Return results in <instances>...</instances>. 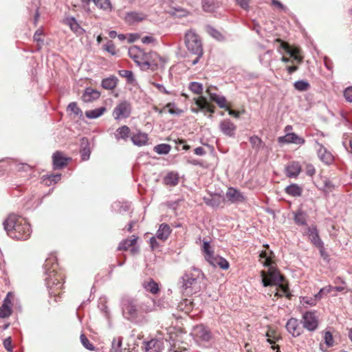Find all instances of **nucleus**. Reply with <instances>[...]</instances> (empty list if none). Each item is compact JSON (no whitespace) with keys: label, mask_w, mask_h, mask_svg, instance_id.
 <instances>
[{"label":"nucleus","mask_w":352,"mask_h":352,"mask_svg":"<svg viewBox=\"0 0 352 352\" xmlns=\"http://www.w3.org/2000/svg\"><path fill=\"white\" fill-rule=\"evenodd\" d=\"M150 302H143L131 296H124L121 300V309L124 318L131 322L139 324L144 321V314L153 311Z\"/></svg>","instance_id":"obj_1"},{"label":"nucleus","mask_w":352,"mask_h":352,"mask_svg":"<svg viewBox=\"0 0 352 352\" xmlns=\"http://www.w3.org/2000/svg\"><path fill=\"white\" fill-rule=\"evenodd\" d=\"M205 279L204 274L199 269L194 267L180 277L178 287L184 296H192L206 287Z\"/></svg>","instance_id":"obj_2"},{"label":"nucleus","mask_w":352,"mask_h":352,"mask_svg":"<svg viewBox=\"0 0 352 352\" xmlns=\"http://www.w3.org/2000/svg\"><path fill=\"white\" fill-rule=\"evenodd\" d=\"M7 234L14 239L27 240L31 235L32 229L26 219L11 214L3 223Z\"/></svg>","instance_id":"obj_3"},{"label":"nucleus","mask_w":352,"mask_h":352,"mask_svg":"<svg viewBox=\"0 0 352 352\" xmlns=\"http://www.w3.org/2000/svg\"><path fill=\"white\" fill-rule=\"evenodd\" d=\"M261 283L263 287H278L285 296L290 299L292 294L289 292V284L285 283V277L274 266H270L268 270L261 272Z\"/></svg>","instance_id":"obj_4"},{"label":"nucleus","mask_w":352,"mask_h":352,"mask_svg":"<svg viewBox=\"0 0 352 352\" xmlns=\"http://www.w3.org/2000/svg\"><path fill=\"white\" fill-rule=\"evenodd\" d=\"M58 264L54 257L48 258L44 264L45 274L46 275L45 284L49 288L50 295L56 298V292L62 288L63 275L56 272Z\"/></svg>","instance_id":"obj_5"},{"label":"nucleus","mask_w":352,"mask_h":352,"mask_svg":"<svg viewBox=\"0 0 352 352\" xmlns=\"http://www.w3.org/2000/svg\"><path fill=\"white\" fill-rule=\"evenodd\" d=\"M185 44L188 50L197 56H202L203 47L199 36L192 30L185 34Z\"/></svg>","instance_id":"obj_6"},{"label":"nucleus","mask_w":352,"mask_h":352,"mask_svg":"<svg viewBox=\"0 0 352 352\" xmlns=\"http://www.w3.org/2000/svg\"><path fill=\"white\" fill-rule=\"evenodd\" d=\"M129 56L141 68L145 70V67L149 65L148 60L144 61V51L138 46H133L129 49Z\"/></svg>","instance_id":"obj_7"},{"label":"nucleus","mask_w":352,"mask_h":352,"mask_svg":"<svg viewBox=\"0 0 352 352\" xmlns=\"http://www.w3.org/2000/svg\"><path fill=\"white\" fill-rule=\"evenodd\" d=\"M224 199L230 204L239 205L246 201V197L239 190L229 187L226 192Z\"/></svg>","instance_id":"obj_8"},{"label":"nucleus","mask_w":352,"mask_h":352,"mask_svg":"<svg viewBox=\"0 0 352 352\" xmlns=\"http://www.w3.org/2000/svg\"><path fill=\"white\" fill-rule=\"evenodd\" d=\"M301 323L305 329L309 331H315L318 326L316 312L314 311H305L302 314Z\"/></svg>","instance_id":"obj_9"},{"label":"nucleus","mask_w":352,"mask_h":352,"mask_svg":"<svg viewBox=\"0 0 352 352\" xmlns=\"http://www.w3.org/2000/svg\"><path fill=\"white\" fill-rule=\"evenodd\" d=\"M131 114V105L130 104L124 100L120 102L113 109V116L115 120H119L121 118H126Z\"/></svg>","instance_id":"obj_10"},{"label":"nucleus","mask_w":352,"mask_h":352,"mask_svg":"<svg viewBox=\"0 0 352 352\" xmlns=\"http://www.w3.org/2000/svg\"><path fill=\"white\" fill-rule=\"evenodd\" d=\"M194 334L195 338L202 342H209L212 338V333L210 329L204 324H199L194 327Z\"/></svg>","instance_id":"obj_11"},{"label":"nucleus","mask_w":352,"mask_h":352,"mask_svg":"<svg viewBox=\"0 0 352 352\" xmlns=\"http://www.w3.org/2000/svg\"><path fill=\"white\" fill-rule=\"evenodd\" d=\"M162 60V58L155 52H150L148 53L144 52V61L148 60V63L149 64V65L145 67V70H156L158 67V62Z\"/></svg>","instance_id":"obj_12"},{"label":"nucleus","mask_w":352,"mask_h":352,"mask_svg":"<svg viewBox=\"0 0 352 352\" xmlns=\"http://www.w3.org/2000/svg\"><path fill=\"white\" fill-rule=\"evenodd\" d=\"M220 131L226 136L234 138L236 126L229 119L222 120L219 124Z\"/></svg>","instance_id":"obj_13"},{"label":"nucleus","mask_w":352,"mask_h":352,"mask_svg":"<svg viewBox=\"0 0 352 352\" xmlns=\"http://www.w3.org/2000/svg\"><path fill=\"white\" fill-rule=\"evenodd\" d=\"M307 234L311 242L323 252V242L319 236L318 230L316 226L312 225L307 228Z\"/></svg>","instance_id":"obj_14"},{"label":"nucleus","mask_w":352,"mask_h":352,"mask_svg":"<svg viewBox=\"0 0 352 352\" xmlns=\"http://www.w3.org/2000/svg\"><path fill=\"white\" fill-rule=\"evenodd\" d=\"M195 104L197 106L198 109H195L194 108L192 109V111L194 113H198L199 111H206L210 113H213L214 112V106L211 105L207 99L203 96L199 97V98L195 99Z\"/></svg>","instance_id":"obj_15"},{"label":"nucleus","mask_w":352,"mask_h":352,"mask_svg":"<svg viewBox=\"0 0 352 352\" xmlns=\"http://www.w3.org/2000/svg\"><path fill=\"white\" fill-rule=\"evenodd\" d=\"M279 143L285 144H296L298 145H302L305 144V140L303 138L298 135L295 133H288L284 136L278 138Z\"/></svg>","instance_id":"obj_16"},{"label":"nucleus","mask_w":352,"mask_h":352,"mask_svg":"<svg viewBox=\"0 0 352 352\" xmlns=\"http://www.w3.org/2000/svg\"><path fill=\"white\" fill-rule=\"evenodd\" d=\"M64 23L68 25L70 30L75 34L82 35L85 30L80 25L74 16H68L64 19Z\"/></svg>","instance_id":"obj_17"},{"label":"nucleus","mask_w":352,"mask_h":352,"mask_svg":"<svg viewBox=\"0 0 352 352\" xmlns=\"http://www.w3.org/2000/svg\"><path fill=\"white\" fill-rule=\"evenodd\" d=\"M316 144L318 146L317 153L319 159L325 163L326 164H330L333 161V155L329 152L324 146L320 144L318 141H316Z\"/></svg>","instance_id":"obj_18"},{"label":"nucleus","mask_w":352,"mask_h":352,"mask_svg":"<svg viewBox=\"0 0 352 352\" xmlns=\"http://www.w3.org/2000/svg\"><path fill=\"white\" fill-rule=\"evenodd\" d=\"M131 140L134 145L142 146L148 144V138L147 133L138 130L136 133H131Z\"/></svg>","instance_id":"obj_19"},{"label":"nucleus","mask_w":352,"mask_h":352,"mask_svg":"<svg viewBox=\"0 0 352 352\" xmlns=\"http://www.w3.org/2000/svg\"><path fill=\"white\" fill-rule=\"evenodd\" d=\"M207 261L212 266L214 267H219L222 270H228L230 267L228 261L226 258L218 255H213L208 259Z\"/></svg>","instance_id":"obj_20"},{"label":"nucleus","mask_w":352,"mask_h":352,"mask_svg":"<svg viewBox=\"0 0 352 352\" xmlns=\"http://www.w3.org/2000/svg\"><path fill=\"white\" fill-rule=\"evenodd\" d=\"M301 171V166L298 162H292L285 167V174L289 178L297 177Z\"/></svg>","instance_id":"obj_21"},{"label":"nucleus","mask_w":352,"mask_h":352,"mask_svg":"<svg viewBox=\"0 0 352 352\" xmlns=\"http://www.w3.org/2000/svg\"><path fill=\"white\" fill-rule=\"evenodd\" d=\"M100 96V93L91 87L87 88L81 96V99L84 102H91L97 100Z\"/></svg>","instance_id":"obj_22"},{"label":"nucleus","mask_w":352,"mask_h":352,"mask_svg":"<svg viewBox=\"0 0 352 352\" xmlns=\"http://www.w3.org/2000/svg\"><path fill=\"white\" fill-rule=\"evenodd\" d=\"M286 329L294 337L298 336L301 333L298 320L294 318H290L287 321Z\"/></svg>","instance_id":"obj_23"},{"label":"nucleus","mask_w":352,"mask_h":352,"mask_svg":"<svg viewBox=\"0 0 352 352\" xmlns=\"http://www.w3.org/2000/svg\"><path fill=\"white\" fill-rule=\"evenodd\" d=\"M146 18V15L142 12H129L126 14L125 21L129 24H133L142 21Z\"/></svg>","instance_id":"obj_24"},{"label":"nucleus","mask_w":352,"mask_h":352,"mask_svg":"<svg viewBox=\"0 0 352 352\" xmlns=\"http://www.w3.org/2000/svg\"><path fill=\"white\" fill-rule=\"evenodd\" d=\"M53 166L54 169H60L67 164L68 158L64 157L60 152L56 151L53 154Z\"/></svg>","instance_id":"obj_25"},{"label":"nucleus","mask_w":352,"mask_h":352,"mask_svg":"<svg viewBox=\"0 0 352 352\" xmlns=\"http://www.w3.org/2000/svg\"><path fill=\"white\" fill-rule=\"evenodd\" d=\"M294 214V223L298 226H307L308 215L302 209H298L292 212Z\"/></svg>","instance_id":"obj_26"},{"label":"nucleus","mask_w":352,"mask_h":352,"mask_svg":"<svg viewBox=\"0 0 352 352\" xmlns=\"http://www.w3.org/2000/svg\"><path fill=\"white\" fill-rule=\"evenodd\" d=\"M131 130L126 125L119 127L115 132V138L118 141L122 140L126 142L129 137L131 138Z\"/></svg>","instance_id":"obj_27"},{"label":"nucleus","mask_w":352,"mask_h":352,"mask_svg":"<svg viewBox=\"0 0 352 352\" xmlns=\"http://www.w3.org/2000/svg\"><path fill=\"white\" fill-rule=\"evenodd\" d=\"M223 201H225V199L218 194H214V195H210L208 197H204V203L207 206L212 208L219 207Z\"/></svg>","instance_id":"obj_28"},{"label":"nucleus","mask_w":352,"mask_h":352,"mask_svg":"<svg viewBox=\"0 0 352 352\" xmlns=\"http://www.w3.org/2000/svg\"><path fill=\"white\" fill-rule=\"evenodd\" d=\"M207 93L209 95L210 99L216 102L219 108L228 109L226 97L223 96H219L215 93H212L209 89H207Z\"/></svg>","instance_id":"obj_29"},{"label":"nucleus","mask_w":352,"mask_h":352,"mask_svg":"<svg viewBox=\"0 0 352 352\" xmlns=\"http://www.w3.org/2000/svg\"><path fill=\"white\" fill-rule=\"evenodd\" d=\"M171 232L170 227L167 223H162L157 232L156 237L162 241H166Z\"/></svg>","instance_id":"obj_30"},{"label":"nucleus","mask_w":352,"mask_h":352,"mask_svg":"<svg viewBox=\"0 0 352 352\" xmlns=\"http://www.w3.org/2000/svg\"><path fill=\"white\" fill-rule=\"evenodd\" d=\"M162 342L158 340H151L146 343L145 352H162Z\"/></svg>","instance_id":"obj_31"},{"label":"nucleus","mask_w":352,"mask_h":352,"mask_svg":"<svg viewBox=\"0 0 352 352\" xmlns=\"http://www.w3.org/2000/svg\"><path fill=\"white\" fill-rule=\"evenodd\" d=\"M273 254V252L270 251V252H267L266 251H262L260 253L259 255V261L265 267H270V266H274L273 261L272 259V255Z\"/></svg>","instance_id":"obj_32"},{"label":"nucleus","mask_w":352,"mask_h":352,"mask_svg":"<svg viewBox=\"0 0 352 352\" xmlns=\"http://www.w3.org/2000/svg\"><path fill=\"white\" fill-rule=\"evenodd\" d=\"M285 192L292 197H300L302 193V188L296 184H292L285 189Z\"/></svg>","instance_id":"obj_33"},{"label":"nucleus","mask_w":352,"mask_h":352,"mask_svg":"<svg viewBox=\"0 0 352 352\" xmlns=\"http://www.w3.org/2000/svg\"><path fill=\"white\" fill-rule=\"evenodd\" d=\"M118 81V80L116 76H111L104 78L101 82V86L105 89L111 90L117 86Z\"/></svg>","instance_id":"obj_34"},{"label":"nucleus","mask_w":352,"mask_h":352,"mask_svg":"<svg viewBox=\"0 0 352 352\" xmlns=\"http://www.w3.org/2000/svg\"><path fill=\"white\" fill-rule=\"evenodd\" d=\"M138 237L135 235L132 236V239H126L120 242L117 250H127L129 248L135 245Z\"/></svg>","instance_id":"obj_35"},{"label":"nucleus","mask_w":352,"mask_h":352,"mask_svg":"<svg viewBox=\"0 0 352 352\" xmlns=\"http://www.w3.org/2000/svg\"><path fill=\"white\" fill-rule=\"evenodd\" d=\"M106 110L107 109L104 107H101L98 109L85 111V116L89 119H96L101 116Z\"/></svg>","instance_id":"obj_36"},{"label":"nucleus","mask_w":352,"mask_h":352,"mask_svg":"<svg viewBox=\"0 0 352 352\" xmlns=\"http://www.w3.org/2000/svg\"><path fill=\"white\" fill-rule=\"evenodd\" d=\"M118 74L123 78H125L128 84L135 85L136 80L134 77L133 73L130 70H119Z\"/></svg>","instance_id":"obj_37"},{"label":"nucleus","mask_w":352,"mask_h":352,"mask_svg":"<svg viewBox=\"0 0 352 352\" xmlns=\"http://www.w3.org/2000/svg\"><path fill=\"white\" fill-rule=\"evenodd\" d=\"M80 153L82 160L85 161L89 159L91 151L87 140L82 139Z\"/></svg>","instance_id":"obj_38"},{"label":"nucleus","mask_w":352,"mask_h":352,"mask_svg":"<svg viewBox=\"0 0 352 352\" xmlns=\"http://www.w3.org/2000/svg\"><path fill=\"white\" fill-rule=\"evenodd\" d=\"M130 204L129 202L116 201L112 205V208L118 213H123L129 210Z\"/></svg>","instance_id":"obj_39"},{"label":"nucleus","mask_w":352,"mask_h":352,"mask_svg":"<svg viewBox=\"0 0 352 352\" xmlns=\"http://www.w3.org/2000/svg\"><path fill=\"white\" fill-rule=\"evenodd\" d=\"M164 182L166 185L172 186H176L179 182L178 175L173 172H170L165 176Z\"/></svg>","instance_id":"obj_40"},{"label":"nucleus","mask_w":352,"mask_h":352,"mask_svg":"<svg viewBox=\"0 0 352 352\" xmlns=\"http://www.w3.org/2000/svg\"><path fill=\"white\" fill-rule=\"evenodd\" d=\"M96 7L104 11L110 12L112 10V6L110 0H92Z\"/></svg>","instance_id":"obj_41"},{"label":"nucleus","mask_w":352,"mask_h":352,"mask_svg":"<svg viewBox=\"0 0 352 352\" xmlns=\"http://www.w3.org/2000/svg\"><path fill=\"white\" fill-rule=\"evenodd\" d=\"M280 47H283L285 52L294 58V60H292L293 61L296 60L298 63H300L302 61V58L298 56L294 50H291L284 42H280Z\"/></svg>","instance_id":"obj_42"},{"label":"nucleus","mask_w":352,"mask_h":352,"mask_svg":"<svg viewBox=\"0 0 352 352\" xmlns=\"http://www.w3.org/2000/svg\"><path fill=\"white\" fill-rule=\"evenodd\" d=\"M171 146L168 144H160L154 146L153 151L159 155H167L170 151Z\"/></svg>","instance_id":"obj_43"},{"label":"nucleus","mask_w":352,"mask_h":352,"mask_svg":"<svg viewBox=\"0 0 352 352\" xmlns=\"http://www.w3.org/2000/svg\"><path fill=\"white\" fill-rule=\"evenodd\" d=\"M294 87L298 91H305L310 89L311 85L307 80H299L294 83Z\"/></svg>","instance_id":"obj_44"},{"label":"nucleus","mask_w":352,"mask_h":352,"mask_svg":"<svg viewBox=\"0 0 352 352\" xmlns=\"http://www.w3.org/2000/svg\"><path fill=\"white\" fill-rule=\"evenodd\" d=\"M143 286L146 291L150 292L153 294H157L159 291L158 285L152 279L148 282L144 283Z\"/></svg>","instance_id":"obj_45"},{"label":"nucleus","mask_w":352,"mask_h":352,"mask_svg":"<svg viewBox=\"0 0 352 352\" xmlns=\"http://www.w3.org/2000/svg\"><path fill=\"white\" fill-rule=\"evenodd\" d=\"M122 338L118 337L114 338L112 341L111 352H123Z\"/></svg>","instance_id":"obj_46"},{"label":"nucleus","mask_w":352,"mask_h":352,"mask_svg":"<svg viewBox=\"0 0 352 352\" xmlns=\"http://www.w3.org/2000/svg\"><path fill=\"white\" fill-rule=\"evenodd\" d=\"M273 54L272 50H267L263 54L260 55L259 60L262 65L265 66L270 65L272 61V57Z\"/></svg>","instance_id":"obj_47"},{"label":"nucleus","mask_w":352,"mask_h":352,"mask_svg":"<svg viewBox=\"0 0 352 352\" xmlns=\"http://www.w3.org/2000/svg\"><path fill=\"white\" fill-rule=\"evenodd\" d=\"M206 29L208 34L216 40L221 41L224 39V36L221 34V33L213 27L208 25Z\"/></svg>","instance_id":"obj_48"},{"label":"nucleus","mask_w":352,"mask_h":352,"mask_svg":"<svg viewBox=\"0 0 352 352\" xmlns=\"http://www.w3.org/2000/svg\"><path fill=\"white\" fill-rule=\"evenodd\" d=\"M188 89L194 94H201L203 91V85L198 82H191L189 84Z\"/></svg>","instance_id":"obj_49"},{"label":"nucleus","mask_w":352,"mask_h":352,"mask_svg":"<svg viewBox=\"0 0 352 352\" xmlns=\"http://www.w3.org/2000/svg\"><path fill=\"white\" fill-rule=\"evenodd\" d=\"M250 142L252 147L258 151L262 146L263 142L260 138L256 135H253L250 138Z\"/></svg>","instance_id":"obj_50"},{"label":"nucleus","mask_w":352,"mask_h":352,"mask_svg":"<svg viewBox=\"0 0 352 352\" xmlns=\"http://www.w3.org/2000/svg\"><path fill=\"white\" fill-rule=\"evenodd\" d=\"M67 110L72 112L74 115L81 118L83 115L82 111L78 107L76 102H70L67 106Z\"/></svg>","instance_id":"obj_51"},{"label":"nucleus","mask_w":352,"mask_h":352,"mask_svg":"<svg viewBox=\"0 0 352 352\" xmlns=\"http://www.w3.org/2000/svg\"><path fill=\"white\" fill-rule=\"evenodd\" d=\"M202 250L205 254V258L206 261L214 255L213 251L211 250L209 241H204Z\"/></svg>","instance_id":"obj_52"},{"label":"nucleus","mask_w":352,"mask_h":352,"mask_svg":"<svg viewBox=\"0 0 352 352\" xmlns=\"http://www.w3.org/2000/svg\"><path fill=\"white\" fill-rule=\"evenodd\" d=\"M12 314L11 307H8L6 305H2L0 307V318H6Z\"/></svg>","instance_id":"obj_53"},{"label":"nucleus","mask_w":352,"mask_h":352,"mask_svg":"<svg viewBox=\"0 0 352 352\" xmlns=\"http://www.w3.org/2000/svg\"><path fill=\"white\" fill-rule=\"evenodd\" d=\"M333 291V287L331 285H328L323 288H321L320 291L315 295V298L318 300H320L322 298L324 294H327L331 293Z\"/></svg>","instance_id":"obj_54"},{"label":"nucleus","mask_w":352,"mask_h":352,"mask_svg":"<svg viewBox=\"0 0 352 352\" xmlns=\"http://www.w3.org/2000/svg\"><path fill=\"white\" fill-rule=\"evenodd\" d=\"M80 342L85 349L89 351L94 350V346L89 342V340L84 334L80 335Z\"/></svg>","instance_id":"obj_55"},{"label":"nucleus","mask_w":352,"mask_h":352,"mask_svg":"<svg viewBox=\"0 0 352 352\" xmlns=\"http://www.w3.org/2000/svg\"><path fill=\"white\" fill-rule=\"evenodd\" d=\"M324 340L325 344L328 347H332L334 345V340H333V335L329 331H327L324 333Z\"/></svg>","instance_id":"obj_56"},{"label":"nucleus","mask_w":352,"mask_h":352,"mask_svg":"<svg viewBox=\"0 0 352 352\" xmlns=\"http://www.w3.org/2000/svg\"><path fill=\"white\" fill-rule=\"evenodd\" d=\"M322 190L324 191L331 192L334 189V185L329 179L325 178L324 180H322Z\"/></svg>","instance_id":"obj_57"},{"label":"nucleus","mask_w":352,"mask_h":352,"mask_svg":"<svg viewBox=\"0 0 352 352\" xmlns=\"http://www.w3.org/2000/svg\"><path fill=\"white\" fill-rule=\"evenodd\" d=\"M104 48L111 55L116 54V47L111 41H109L107 44L104 45Z\"/></svg>","instance_id":"obj_58"},{"label":"nucleus","mask_w":352,"mask_h":352,"mask_svg":"<svg viewBox=\"0 0 352 352\" xmlns=\"http://www.w3.org/2000/svg\"><path fill=\"white\" fill-rule=\"evenodd\" d=\"M60 178H61L60 174L47 175L46 179H47L50 182V183L48 184L47 181H46V184L51 185V184H52V183L55 184L57 182H58L60 179Z\"/></svg>","instance_id":"obj_59"},{"label":"nucleus","mask_w":352,"mask_h":352,"mask_svg":"<svg viewBox=\"0 0 352 352\" xmlns=\"http://www.w3.org/2000/svg\"><path fill=\"white\" fill-rule=\"evenodd\" d=\"M16 169L18 171L30 172L32 170V167L28 164L21 163L16 165Z\"/></svg>","instance_id":"obj_60"},{"label":"nucleus","mask_w":352,"mask_h":352,"mask_svg":"<svg viewBox=\"0 0 352 352\" xmlns=\"http://www.w3.org/2000/svg\"><path fill=\"white\" fill-rule=\"evenodd\" d=\"M171 107H175V105L174 103L169 102L166 105V107L169 108L168 113L172 115H179L182 111L179 109H173Z\"/></svg>","instance_id":"obj_61"},{"label":"nucleus","mask_w":352,"mask_h":352,"mask_svg":"<svg viewBox=\"0 0 352 352\" xmlns=\"http://www.w3.org/2000/svg\"><path fill=\"white\" fill-rule=\"evenodd\" d=\"M3 346L8 352H13L11 337H8L3 340Z\"/></svg>","instance_id":"obj_62"},{"label":"nucleus","mask_w":352,"mask_h":352,"mask_svg":"<svg viewBox=\"0 0 352 352\" xmlns=\"http://www.w3.org/2000/svg\"><path fill=\"white\" fill-rule=\"evenodd\" d=\"M344 96L347 101L352 102V87H348L344 90Z\"/></svg>","instance_id":"obj_63"},{"label":"nucleus","mask_w":352,"mask_h":352,"mask_svg":"<svg viewBox=\"0 0 352 352\" xmlns=\"http://www.w3.org/2000/svg\"><path fill=\"white\" fill-rule=\"evenodd\" d=\"M152 85H154L160 91L167 95L170 94V91H168L162 84L152 82Z\"/></svg>","instance_id":"obj_64"}]
</instances>
